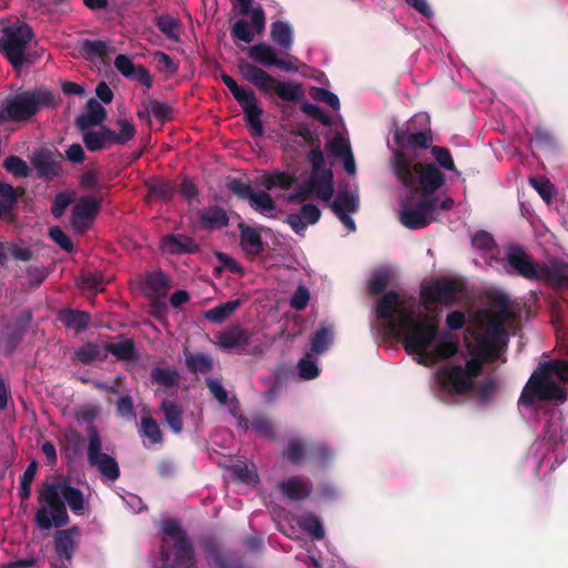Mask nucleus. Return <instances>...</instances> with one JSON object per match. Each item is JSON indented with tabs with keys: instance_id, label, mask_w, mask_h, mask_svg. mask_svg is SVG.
Listing matches in <instances>:
<instances>
[{
	"instance_id": "nucleus-1",
	"label": "nucleus",
	"mask_w": 568,
	"mask_h": 568,
	"mask_svg": "<svg viewBox=\"0 0 568 568\" xmlns=\"http://www.w3.org/2000/svg\"><path fill=\"white\" fill-rule=\"evenodd\" d=\"M490 310L476 314L478 329L464 334V395L479 406L488 405L495 395L497 383L491 365L505 363L508 332L515 329L517 314L515 305L499 292L488 295Z\"/></svg>"
},
{
	"instance_id": "nucleus-2",
	"label": "nucleus",
	"mask_w": 568,
	"mask_h": 568,
	"mask_svg": "<svg viewBox=\"0 0 568 568\" xmlns=\"http://www.w3.org/2000/svg\"><path fill=\"white\" fill-rule=\"evenodd\" d=\"M375 314L384 322L387 334L400 338L405 351L415 355L420 365L434 366L458 351L452 334L440 331L435 317L417 318L414 310L405 306L394 290L385 292L376 302Z\"/></svg>"
},
{
	"instance_id": "nucleus-3",
	"label": "nucleus",
	"mask_w": 568,
	"mask_h": 568,
	"mask_svg": "<svg viewBox=\"0 0 568 568\" xmlns=\"http://www.w3.org/2000/svg\"><path fill=\"white\" fill-rule=\"evenodd\" d=\"M540 434L518 463L520 476L542 479L560 466L568 456V424L558 409L544 412Z\"/></svg>"
},
{
	"instance_id": "nucleus-4",
	"label": "nucleus",
	"mask_w": 568,
	"mask_h": 568,
	"mask_svg": "<svg viewBox=\"0 0 568 568\" xmlns=\"http://www.w3.org/2000/svg\"><path fill=\"white\" fill-rule=\"evenodd\" d=\"M40 506L34 514V525L40 530L64 527L70 523L65 504L74 515L88 509L83 493L65 481L43 483L38 491Z\"/></svg>"
},
{
	"instance_id": "nucleus-5",
	"label": "nucleus",
	"mask_w": 568,
	"mask_h": 568,
	"mask_svg": "<svg viewBox=\"0 0 568 568\" xmlns=\"http://www.w3.org/2000/svg\"><path fill=\"white\" fill-rule=\"evenodd\" d=\"M566 383H568V359H552L540 364L521 392L518 400L521 414L528 417L544 400L564 403Z\"/></svg>"
},
{
	"instance_id": "nucleus-6",
	"label": "nucleus",
	"mask_w": 568,
	"mask_h": 568,
	"mask_svg": "<svg viewBox=\"0 0 568 568\" xmlns=\"http://www.w3.org/2000/svg\"><path fill=\"white\" fill-rule=\"evenodd\" d=\"M393 170L409 193L419 197H436L445 183L444 173L433 163H414L403 151H394Z\"/></svg>"
},
{
	"instance_id": "nucleus-7",
	"label": "nucleus",
	"mask_w": 568,
	"mask_h": 568,
	"mask_svg": "<svg viewBox=\"0 0 568 568\" xmlns=\"http://www.w3.org/2000/svg\"><path fill=\"white\" fill-rule=\"evenodd\" d=\"M54 104L51 91L38 89L22 91L6 99L0 119L13 122H23L36 115L41 108Z\"/></svg>"
},
{
	"instance_id": "nucleus-8",
	"label": "nucleus",
	"mask_w": 568,
	"mask_h": 568,
	"mask_svg": "<svg viewBox=\"0 0 568 568\" xmlns=\"http://www.w3.org/2000/svg\"><path fill=\"white\" fill-rule=\"evenodd\" d=\"M34 38V32L28 23H16L2 29L0 52L7 58L13 69L33 63V57L28 52V45Z\"/></svg>"
},
{
	"instance_id": "nucleus-9",
	"label": "nucleus",
	"mask_w": 568,
	"mask_h": 568,
	"mask_svg": "<svg viewBox=\"0 0 568 568\" xmlns=\"http://www.w3.org/2000/svg\"><path fill=\"white\" fill-rule=\"evenodd\" d=\"M239 70L246 81L265 94L274 92L280 99L287 102H296L303 95L300 83L280 81L253 63H240Z\"/></svg>"
},
{
	"instance_id": "nucleus-10",
	"label": "nucleus",
	"mask_w": 568,
	"mask_h": 568,
	"mask_svg": "<svg viewBox=\"0 0 568 568\" xmlns=\"http://www.w3.org/2000/svg\"><path fill=\"white\" fill-rule=\"evenodd\" d=\"M161 528L164 535L163 548L161 550L162 559H169L165 546L169 544V539H171L174 564L182 568H194V547L181 524L176 519L168 518L162 520Z\"/></svg>"
},
{
	"instance_id": "nucleus-11",
	"label": "nucleus",
	"mask_w": 568,
	"mask_h": 568,
	"mask_svg": "<svg viewBox=\"0 0 568 568\" xmlns=\"http://www.w3.org/2000/svg\"><path fill=\"white\" fill-rule=\"evenodd\" d=\"M437 212L436 197H419L409 193L402 201L399 221L409 230H419L429 225Z\"/></svg>"
},
{
	"instance_id": "nucleus-12",
	"label": "nucleus",
	"mask_w": 568,
	"mask_h": 568,
	"mask_svg": "<svg viewBox=\"0 0 568 568\" xmlns=\"http://www.w3.org/2000/svg\"><path fill=\"white\" fill-rule=\"evenodd\" d=\"M87 459L91 467H94L101 476L111 481H115L121 476V470L116 459L102 452V437L95 425H89Z\"/></svg>"
},
{
	"instance_id": "nucleus-13",
	"label": "nucleus",
	"mask_w": 568,
	"mask_h": 568,
	"mask_svg": "<svg viewBox=\"0 0 568 568\" xmlns=\"http://www.w3.org/2000/svg\"><path fill=\"white\" fill-rule=\"evenodd\" d=\"M462 293V282L448 277H438L432 280L427 285L420 288V300L426 308L430 304L450 306L457 302Z\"/></svg>"
},
{
	"instance_id": "nucleus-14",
	"label": "nucleus",
	"mask_w": 568,
	"mask_h": 568,
	"mask_svg": "<svg viewBox=\"0 0 568 568\" xmlns=\"http://www.w3.org/2000/svg\"><path fill=\"white\" fill-rule=\"evenodd\" d=\"M434 377L435 396L445 404H458L462 397V365L444 366Z\"/></svg>"
},
{
	"instance_id": "nucleus-15",
	"label": "nucleus",
	"mask_w": 568,
	"mask_h": 568,
	"mask_svg": "<svg viewBox=\"0 0 568 568\" xmlns=\"http://www.w3.org/2000/svg\"><path fill=\"white\" fill-rule=\"evenodd\" d=\"M469 237L470 246L478 255L475 263L499 271L504 264L494 236L487 231L477 230L469 232Z\"/></svg>"
},
{
	"instance_id": "nucleus-16",
	"label": "nucleus",
	"mask_w": 568,
	"mask_h": 568,
	"mask_svg": "<svg viewBox=\"0 0 568 568\" xmlns=\"http://www.w3.org/2000/svg\"><path fill=\"white\" fill-rule=\"evenodd\" d=\"M503 264L499 271L505 270L508 273H515L529 281L537 282L538 280L539 264L519 245H510L507 247Z\"/></svg>"
},
{
	"instance_id": "nucleus-17",
	"label": "nucleus",
	"mask_w": 568,
	"mask_h": 568,
	"mask_svg": "<svg viewBox=\"0 0 568 568\" xmlns=\"http://www.w3.org/2000/svg\"><path fill=\"white\" fill-rule=\"evenodd\" d=\"M81 530L78 526L67 529H58L53 536V549L55 557L49 562L50 566L64 565L68 568L72 565L74 554L79 548V536Z\"/></svg>"
},
{
	"instance_id": "nucleus-18",
	"label": "nucleus",
	"mask_w": 568,
	"mask_h": 568,
	"mask_svg": "<svg viewBox=\"0 0 568 568\" xmlns=\"http://www.w3.org/2000/svg\"><path fill=\"white\" fill-rule=\"evenodd\" d=\"M248 57L262 64L263 67L270 68L275 67L284 72H297L296 67L297 58L288 55L287 59H280L276 50L267 43H257L248 48Z\"/></svg>"
},
{
	"instance_id": "nucleus-19",
	"label": "nucleus",
	"mask_w": 568,
	"mask_h": 568,
	"mask_svg": "<svg viewBox=\"0 0 568 568\" xmlns=\"http://www.w3.org/2000/svg\"><path fill=\"white\" fill-rule=\"evenodd\" d=\"M101 201L92 196H81L74 204L71 224L80 233L85 232L99 214Z\"/></svg>"
},
{
	"instance_id": "nucleus-20",
	"label": "nucleus",
	"mask_w": 568,
	"mask_h": 568,
	"mask_svg": "<svg viewBox=\"0 0 568 568\" xmlns=\"http://www.w3.org/2000/svg\"><path fill=\"white\" fill-rule=\"evenodd\" d=\"M537 282H544L555 287L568 286V261L561 257H549L539 264Z\"/></svg>"
},
{
	"instance_id": "nucleus-21",
	"label": "nucleus",
	"mask_w": 568,
	"mask_h": 568,
	"mask_svg": "<svg viewBox=\"0 0 568 568\" xmlns=\"http://www.w3.org/2000/svg\"><path fill=\"white\" fill-rule=\"evenodd\" d=\"M307 161L312 166L311 176L307 182L296 187L294 192L290 193L287 201L290 203H296L308 199L314 192V182L318 173V170L324 166L325 158L322 150L310 151L307 154Z\"/></svg>"
},
{
	"instance_id": "nucleus-22",
	"label": "nucleus",
	"mask_w": 568,
	"mask_h": 568,
	"mask_svg": "<svg viewBox=\"0 0 568 568\" xmlns=\"http://www.w3.org/2000/svg\"><path fill=\"white\" fill-rule=\"evenodd\" d=\"M243 112L246 124L251 128L252 135L262 136L264 133L261 116L263 114L262 108L257 103V98L252 89H248L247 95L237 102Z\"/></svg>"
},
{
	"instance_id": "nucleus-23",
	"label": "nucleus",
	"mask_w": 568,
	"mask_h": 568,
	"mask_svg": "<svg viewBox=\"0 0 568 568\" xmlns=\"http://www.w3.org/2000/svg\"><path fill=\"white\" fill-rule=\"evenodd\" d=\"M251 333L240 325H232L217 335V344L226 351H244L251 342Z\"/></svg>"
},
{
	"instance_id": "nucleus-24",
	"label": "nucleus",
	"mask_w": 568,
	"mask_h": 568,
	"mask_svg": "<svg viewBox=\"0 0 568 568\" xmlns=\"http://www.w3.org/2000/svg\"><path fill=\"white\" fill-rule=\"evenodd\" d=\"M161 250L172 255L194 254L200 250V245L185 234H168L161 240Z\"/></svg>"
},
{
	"instance_id": "nucleus-25",
	"label": "nucleus",
	"mask_w": 568,
	"mask_h": 568,
	"mask_svg": "<svg viewBox=\"0 0 568 568\" xmlns=\"http://www.w3.org/2000/svg\"><path fill=\"white\" fill-rule=\"evenodd\" d=\"M31 163L37 171V176L41 180L51 181L61 173V165L51 151L41 150L36 152Z\"/></svg>"
},
{
	"instance_id": "nucleus-26",
	"label": "nucleus",
	"mask_w": 568,
	"mask_h": 568,
	"mask_svg": "<svg viewBox=\"0 0 568 568\" xmlns=\"http://www.w3.org/2000/svg\"><path fill=\"white\" fill-rule=\"evenodd\" d=\"M229 215L219 205H211L197 212V227L207 231L220 230L229 225Z\"/></svg>"
},
{
	"instance_id": "nucleus-27",
	"label": "nucleus",
	"mask_w": 568,
	"mask_h": 568,
	"mask_svg": "<svg viewBox=\"0 0 568 568\" xmlns=\"http://www.w3.org/2000/svg\"><path fill=\"white\" fill-rule=\"evenodd\" d=\"M394 142L402 149H428L433 142V135L430 130L409 132L408 130L396 129Z\"/></svg>"
},
{
	"instance_id": "nucleus-28",
	"label": "nucleus",
	"mask_w": 568,
	"mask_h": 568,
	"mask_svg": "<svg viewBox=\"0 0 568 568\" xmlns=\"http://www.w3.org/2000/svg\"><path fill=\"white\" fill-rule=\"evenodd\" d=\"M106 118V111L102 104L91 98L87 102V113L75 119V125L80 131H84L91 126L102 125Z\"/></svg>"
},
{
	"instance_id": "nucleus-29",
	"label": "nucleus",
	"mask_w": 568,
	"mask_h": 568,
	"mask_svg": "<svg viewBox=\"0 0 568 568\" xmlns=\"http://www.w3.org/2000/svg\"><path fill=\"white\" fill-rule=\"evenodd\" d=\"M82 132V140L85 148L91 152H97L106 149L113 143L112 130L105 125H101L98 131L84 130Z\"/></svg>"
},
{
	"instance_id": "nucleus-30",
	"label": "nucleus",
	"mask_w": 568,
	"mask_h": 568,
	"mask_svg": "<svg viewBox=\"0 0 568 568\" xmlns=\"http://www.w3.org/2000/svg\"><path fill=\"white\" fill-rule=\"evenodd\" d=\"M239 230L241 246L247 254L255 256L263 253L264 243L262 236L254 227L240 223Z\"/></svg>"
},
{
	"instance_id": "nucleus-31",
	"label": "nucleus",
	"mask_w": 568,
	"mask_h": 568,
	"mask_svg": "<svg viewBox=\"0 0 568 568\" xmlns=\"http://www.w3.org/2000/svg\"><path fill=\"white\" fill-rule=\"evenodd\" d=\"M280 491L290 500L298 501L307 499L311 495V488L307 483L300 477L293 476L278 484Z\"/></svg>"
},
{
	"instance_id": "nucleus-32",
	"label": "nucleus",
	"mask_w": 568,
	"mask_h": 568,
	"mask_svg": "<svg viewBox=\"0 0 568 568\" xmlns=\"http://www.w3.org/2000/svg\"><path fill=\"white\" fill-rule=\"evenodd\" d=\"M60 322L77 333L85 331L91 323V315L85 311L65 308L59 313Z\"/></svg>"
},
{
	"instance_id": "nucleus-33",
	"label": "nucleus",
	"mask_w": 568,
	"mask_h": 568,
	"mask_svg": "<svg viewBox=\"0 0 568 568\" xmlns=\"http://www.w3.org/2000/svg\"><path fill=\"white\" fill-rule=\"evenodd\" d=\"M271 40L278 45L284 52L292 50L294 34L292 27L284 21L276 20L271 24Z\"/></svg>"
},
{
	"instance_id": "nucleus-34",
	"label": "nucleus",
	"mask_w": 568,
	"mask_h": 568,
	"mask_svg": "<svg viewBox=\"0 0 568 568\" xmlns=\"http://www.w3.org/2000/svg\"><path fill=\"white\" fill-rule=\"evenodd\" d=\"M164 420L174 434H181L184 427L182 408L175 402L164 399L160 406Z\"/></svg>"
},
{
	"instance_id": "nucleus-35",
	"label": "nucleus",
	"mask_w": 568,
	"mask_h": 568,
	"mask_svg": "<svg viewBox=\"0 0 568 568\" xmlns=\"http://www.w3.org/2000/svg\"><path fill=\"white\" fill-rule=\"evenodd\" d=\"M314 192L317 197L324 202L329 201L333 196V171L331 169H326L325 165L318 170L315 178Z\"/></svg>"
},
{
	"instance_id": "nucleus-36",
	"label": "nucleus",
	"mask_w": 568,
	"mask_h": 568,
	"mask_svg": "<svg viewBox=\"0 0 568 568\" xmlns=\"http://www.w3.org/2000/svg\"><path fill=\"white\" fill-rule=\"evenodd\" d=\"M239 4L240 13L243 16L251 14V23L257 34L265 29L266 17L263 8L257 6L252 8L253 0H235Z\"/></svg>"
},
{
	"instance_id": "nucleus-37",
	"label": "nucleus",
	"mask_w": 568,
	"mask_h": 568,
	"mask_svg": "<svg viewBox=\"0 0 568 568\" xmlns=\"http://www.w3.org/2000/svg\"><path fill=\"white\" fill-rule=\"evenodd\" d=\"M105 352L106 354H112L118 361L131 362L139 358L134 341L131 338H126L120 343H106Z\"/></svg>"
},
{
	"instance_id": "nucleus-38",
	"label": "nucleus",
	"mask_w": 568,
	"mask_h": 568,
	"mask_svg": "<svg viewBox=\"0 0 568 568\" xmlns=\"http://www.w3.org/2000/svg\"><path fill=\"white\" fill-rule=\"evenodd\" d=\"M74 355L83 365H91L95 361L102 362L106 358L105 345L101 347L97 343L88 342L79 347Z\"/></svg>"
},
{
	"instance_id": "nucleus-39",
	"label": "nucleus",
	"mask_w": 568,
	"mask_h": 568,
	"mask_svg": "<svg viewBox=\"0 0 568 568\" xmlns=\"http://www.w3.org/2000/svg\"><path fill=\"white\" fill-rule=\"evenodd\" d=\"M307 446L302 439L293 438L283 449L282 455L291 464L298 466L307 460Z\"/></svg>"
},
{
	"instance_id": "nucleus-40",
	"label": "nucleus",
	"mask_w": 568,
	"mask_h": 568,
	"mask_svg": "<svg viewBox=\"0 0 568 568\" xmlns=\"http://www.w3.org/2000/svg\"><path fill=\"white\" fill-rule=\"evenodd\" d=\"M336 215L355 213L358 210L357 199L348 191H341L331 204Z\"/></svg>"
},
{
	"instance_id": "nucleus-41",
	"label": "nucleus",
	"mask_w": 568,
	"mask_h": 568,
	"mask_svg": "<svg viewBox=\"0 0 568 568\" xmlns=\"http://www.w3.org/2000/svg\"><path fill=\"white\" fill-rule=\"evenodd\" d=\"M139 434L148 438L152 445L162 444L164 442L163 433L159 424L149 415L141 417Z\"/></svg>"
},
{
	"instance_id": "nucleus-42",
	"label": "nucleus",
	"mask_w": 568,
	"mask_h": 568,
	"mask_svg": "<svg viewBox=\"0 0 568 568\" xmlns=\"http://www.w3.org/2000/svg\"><path fill=\"white\" fill-rule=\"evenodd\" d=\"M242 305V300H231L220 304L205 313V318L212 323H222Z\"/></svg>"
},
{
	"instance_id": "nucleus-43",
	"label": "nucleus",
	"mask_w": 568,
	"mask_h": 568,
	"mask_svg": "<svg viewBox=\"0 0 568 568\" xmlns=\"http://www.w3.org/2000/svg\"><path fill=\"white\" fill-rule=\"evenodd\" d=\"M158 29L170 40L179 41L181 32V21L169 14H162L155 18Z\"/></svg>"
},
{
	"instance_id": "nucleus-44",
	"label": "nucleus",
	"mask_w": 568,
	"mask_h": 568,
	"mask_svg": "<svg viewBox=\"0 0 568 568\" xmlns=\"http://www.w3.org/2000/svg\"><path fill=\"white\" fill-rule=\"evenodd\" d=\"M80 50L87 60L103 59L109 53V47L102 40L84 39L81 42Z\"/></svg>"
},
{
	"instance_id": "nucleus-45",
	"label": "nucleus",
	"mask_w": 568,
	"mask_h": 568,
	"mask_svg": "<svg viewBox=\"0 0 568 568\" xmlns=\"http://www.w3.org/2000/svg\"><path fill=\"white\" fill-rule=\"evenodd\" d=\"M332 457L328 447L321 443H312L307 446V462L317 466L324 467Z\"/></svg>"
},
{
	"instance_id": "nucleus-46",
	"label": "nucleus",
	"mask_w": 568,
	"mask_h": 568,
	"mask_svg": "<svg viewBox=\"0 0 568 568\" xmlns=\"http://www.w3.org/2000/svg\"><path fill=\"white\" fill-rule=\"evenodd\" d=\"M295 182L296 178L293 174L288 172H275L266 175L262 184L266 190H272L274 187L288 190Z\"/></svg>"
},
{
	"instance_id": "nucleus-47",
	"label": "nucleus",
	"mask_w": 568,
	"mask_h": 568,
	"mask_svg": "<svg viewBox=\"0 0 568 568\" xmlns=\"http://www.w3.org/2000/svg\"><path fill=\"white\" fill-rule=\"evenodd\" d=\"M250 206L260 214H266L275 210V203L266 191L253 192L248 199Z\"/></svg>"
},
{
	"instance_id": "nucleus-48",
	"label": "nucleus",
	"mask_w": 568,
	"mask_h": 568,
	"mask_svg": "<svg viewBox=\"0 0 568 568\" xmlns=\"http://www.w3.org/2000/svg\"><path fill=\"white\" fill-rule=\"evenodd\" d=\"M390 281V273L387 270H378L373 273L368 285L367 291L372 296H377L385 293V290Z\"/></svg>"
},
{
	"instance_id": "nucleus-49",
	"label": "nucleus",
	"mask_w": 568,
	"mask_h": 568,
	"mask_svg": "<svg viewBox=\"0 0 568 568\" xmlns=\"http://www.w3.org/2000/svg\"><path fill=\"white\" fill-rule=\"evenodd\" d=\"M332 338V331L328 327H321L311 338V352L314 354H323L327 351Z\"/></svg>"
},
{
	"instance_id": "nucleus-50",
	"label": "nucleus",
	"mask_w": 568,
	"mask_h": 568,
	"mask_svg": "<svg viewBox=\"0 0 568 568\" xmlns=\"http://www.w3.org/2000/svg\"><path fill=\"white\" fill-rule=\"evenodd\" d=\"M153 383L165 388L174 387L178 384V373L162 367H154L150 373Z\"/></svg>"
},
{
	"instance_id": "nucleus-51",
	"label": "nucleus",
	"mask_w": 568,
	"mask_h": 568,
	"mask_svg": "<svg viewBox=\"0 0 568 568\" xmlns=\"http://www.w3.org/2000/svg\"><path fill=\"white\" fill-rule=\"evenodd\" d=\"M3 168L16 178H28L30 168L27 162L18 155H9L3 160Z\"/></svg>"
},
{
	"instance_id": "nucleus-52",
	"label": "nucleus",
	"mask_w": 568,
	"mask_h": 568,
	"mask_svg": "<svg viewBox=\"0 0 568 568\" xmlns=\"http://www.w3.org/2000/svg\"><path fill=\"white\" fill-rule=\"evenodd\" d=\"M116 125L119 126V132L112 130L114 144L124 145L134 138L136 130L133 123L125 119H118Z\"/></svg>"
},
{
	"instance_id": "nucleus-53",
	"label": "nucleus",
	"mask_w": 568,
	"mask_h": 568,
	"mask_svg": "<svg viewBox=\"0 0 568 568\" xmlns=\"http://www.w3.org/2000/svg\"><path fill=\"white\" fill-rule=\"evenodd\" d=\"M185 363L193 373H207L213 367L212 358L205 354H189L186 355Z\"/></svg>"
},
{
	"instance_id": "nucleus-54",
	"label": "nucleus",
	"mask_w": 568,
	"mask_h": 568,
	"mask_svg": "<svg viewBox=\"0 0 568 568\" xmlns=\"http://www.w3.org/2000/svg\"><path fill=\"white\" fill-rule=\"evenodd\" d=\"M231 34L236 40L251 43L257 33L253 29L252 24L250 26L246 20L240 19L233 23Z\"/></svg>"
},
{
	"instance_id": "nucleus-55",
	"label": "nucleus",
	"mask_w": 568,
	"mask_h": 568,
	"mask_svg": "<svg viewBox=\"0 0 568 568\" xmlns=\"http://www.w3.org/2000/svg\"><path fill=\"white\" fill-rule=\"evenodd\" d=\"M251 428L262 437L274 440L276 433L272 420L266 416H255L251 420Z\"/></svg>"
},
{
	"instance_id": "nucleus-56",
	"label": "nucleus",
	"mask_w": 568,
	"mask_h": 568,
	"mask_svg": "<svg viewBox=\"0 0 568 568\" xmlns=\"http://www.w3.org/2000/svg\"><path fill=\"white\" fill-rule=\"evenodd\" d=\"M146 114H152L161 123L172 119L173 108L161 101H151L146 104Z\"/></svg>"
},
{
	"instance_id": "nucleus-57",
	"label": "nucleus",
	"mask_w": 568,
	"mask_h": 568,
	"mask_svg": "<svg viewBox=\"0 0 568 568\" xmlns=\"http://www.w3.org/2000/svg\"><path fill=\"white\" fill-rule=\"evenodd\" d=\"M24 335V332L9 326L1 339L4 353L11 355L17 349Z\"/></svg>"
},
{
	"instance_id": "nucleus-58",
	"label": "nucleus",
	"mask_w": 568,
	"mask_h": 568,
	"mask_svg": "<svg viewBox=\"0 0 568 568\" xmlns=\"http://www.w3.org/2000/svg\"><path fill=\"white\" fill-rule=\"evenodd\" d=\"M20 196L18 190L14 189L11 184L6 183L0 192V206L2 207L4 214H10Z\"/></svg>"
},
{
	"instance_id": "nucleus-59",
	"label": "nucleus",
	"mask_w": 568,
	"mask_h": 568,
	"mask_svg": "<svg viewBox=\"0 0 568 568\" xmlns=\"http://www.w3.org/2000/svg\"><path fill=\"white\" fill-rule=\"evenodd\" d=\"M105 281L101 273H84L79 277V286L82 290L100 292L104 290Z\"/></svg>"
},
{
	"instance_id": "nucleus-60",
	"label": "nucleus",
	"mask_w": 568,
	"mask_h": 568,
	"mask_svg": "<svg viewBox=\"0 0 568 568\" xmlns=\"http://www.w3.org/2000/svg\"><path fill=\"white\" fill-rule=\"evenodd\" d=\"M146 285L155 293H165L171 287V281L162 271H158L146 276Z\"/></svg>"
},
{
	"instance_id": "nucleus-61",
	"label": "nucleus",
	"mask_w": 568,
	"mask_h": 568,
	"mask_svg": "<svg viewBox=\"0 0 568 568\" xmlns=\"http://www.w3.org/2000/svg\"><path fill=\"white\" fill-rule=\"evenodd\" d=\"M430 153L442 169L457 171L452 154L447 148L434 145L430 148Z\"/></svg>"
},
{
	"instance_id": "nucleus-62",
	"label": "nucleus",
	"mask_w": 568,
	"mask_h": 568,
	"mask_svg": "<svg viewBox=\"0 0 568 568\" xmlns=\"http://www.w3.org/2000/svg\"><path fill=\"white\" fill-rule=\"evenodd\" d=\"M329 153L336 158L342 159L352 152L351 144L341 134L333 136L326 144Z\"/></svg>"
},
{
	"instance_id": "nucleus-63",
	"label": "nucleus",
	"mask_w": 568,
	"mask_h": 568,
	"mask_svg": "<svg viewBox=\"0 0 568 568\" xmlns=\"http://www.w3.org/2000/svg\"><path fill=\"white\" fill-rule=\"evenodd\" d=\"M311 354H307L306 357H303L297 363L298 375L302 379L311 381L316 378L320 375V368L317 364L310 359Z\"/></svg>"
},
{
	"instance_id": "nucleus-64",
	"label": "nucleus",
	"mask_w": 568,
	"mask_h": 568,
	"mask_svg": "<svg viewBox=\"0 0 568 568\" xmlns=\"http://www.w3.org/2000/svg\"><path fill=\"white\" fill-rule=\"evenodd\" d=\"M310 94L314 100L328 104L333 110L339 109L338 97L325 88L313 87Z\"/></svg>"
}]
</instances>
